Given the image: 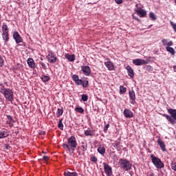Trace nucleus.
Instances as JSON below:
<instances>
[{
    "instance_id": "nucleus-1",
    "label": "nucleus",
    "mask_w": 176,
    "mask_h": 176,
    "mask_svg": "<svg viewBox=\"0 0 176 176\" xmlns=\"http://www.w3.org/2000/svg\"><path fill=\"white\" fill-rule=\"evenodd\" d=\"M77 146L78 142L76 141V138H75V136H71L67 140V144L64 143L63 144V148L67 149L69 153H74Z\"/></svg>"
},
{
    "instance_id": "nucleus-2",
    "label": "nucleus",
    "mask_w": 176,
    "mask_h": 176,
    "mask_svg": "<svg viewBox=\"0 0 176 176\" xmlns=\"http://www.w3.org/2000/svg\"><path fill=\"white\" fill-rule=\"evenodd\" d=\"M0 93L4 96L6 100L10 101V102H12L13 100H14V95L13 94V91H12V89H10L2 87L1 88H0Z\"/></svg>"
},
{
    "instance_id": "nucleus-3",
    "label": "nucleus",
    "mask_w": 176,
    "mask_h": 176,
    "mask_svg": "<svg viewBox=\"0 0 176 176\" xmlns=\"http://www.w3.org/2000/svg\"><path fill=\"white\" fill-rule=\"evenodd\" d=\"M168 112L170 116L163 114V116L166 118V119L168 120V122H169L170 124L174 126V124H176V109H168Z\"/></svg>"
},
{
    "instance_id": "nucleus-4",
    "label": "nucleus",
    "mask_w": 176,
    "mask_h": 176,
    "mask_svg": "<svg viewBox=\"0 0 176 176\" xmlns=\"http://www.w3.org/2000/svg\"><path fill=\"white\" fill-rule=\"evenodd\" d=\"M150 159H151V162L156 167V168H158V170H162V168H164V163L162 162V160H160L159 157L155 156V155L151 154Z\"/></svg>"
},
{
    "instance_id": "nucleus-5",
    "label": "nucleus",
    "mask_w": 176,
    "mask_h": 176,
    "mask_svg": "<svg viewBox=\"0 0 176 176\" xmlns=\"http://www.w3.org/2000/svg\"><path fill=\"white\" fill-rule=\"evenodd\" d=\"M118 163L120 168L124 170V171H129L133 167V164L127 159L121 158L119 160Z\"/></svg>"
},
{
    "instance_id": "nucleus-6",
    "label": "nucleus",
    "mask_w": 176,
    "mask_h": 176,
    "mask_svg": "<svg viewBox=\"0 0 176 176\" xmlns=\"http://www.w3.org/2000/svg\"><path fill=\"white\" fill-rule=\"evenodd\" d=\"M46 58L50 64H54L57 62V56L53 51H49L48 54L46 56Z\"/></svg>"
},
{
    "instance_id": "nucleus-7",
    "label": "nucleus",
    "mask_w": 176,
    "mask_h": 176,
    "mask_svg": "<svg viewBox=\"0 0 176 176\" xmlns=\"http://www.w3.org/2000/svg\"><path fill=\"white\" fill-rule=\"evenodd\" d=\"M81 71L85 76H90L91 75V69L87 65L81 66Z\"/></svg>"
},
{
    "instance_id": "nucleus-8",
    "label": "nucleus",
    "mask_w": 176,
    "mask_h": 176,
    "mask_svg": "<svg viewBox=\"0 0 176 176\" xmlns=\"http://www.w3.org/2000/svg\"><path fill=\"white\" fill-rule=\"evenodd\" d=\"M12 38L14 39L16 43L17 44L23 43V37L20 36L19 32H14L12 34Z\"/></svg>"
},
{
    "instance_id": "nucleus-9",
    "label": "nucleus",
    "mask_w": 176,
    "mask_h": 176,
    "mask_svg": "<svg viewBox=\"0 0 176 176\" xmlns=\"http://www.w3.org/2000/svg\"><path fill=\"white\" fill-rule=\"evenodd\" d=\"M80 147L78 146L77 148V153H78V156H82L85 155V151H87V144H83Z\"/></svg>"
},
{
    "instance_id": "nucleus-10",
    "label": "nucleus",
    "mask_w": 176,
    "mask_h": 176,
    "mask_svg": "<svg viewBox=\"0 0 176 176\" xmlns=\"http://www.w3.org/2000/svg\"><path fill=\"white\" fill-rule=\"evenodd\" d=\"M104 65L109 69V71H113L115 69V65L109 59H106L104 61Z\"/></svg>"
},
{
    "instance_id": "nucleus-11",
    "label": "nucleus",
    "mask_w": 176,
    "mask_h": 176,
    "mask_svg": "<svg viewBox=\"0 0 176 176\" xmlns=\"http://www.w3.org/2000/svg\"><path fill=\"white\" fill-rule=\"evenodd\" d=\"M133 64H134V65H144L145 64H148V61L144 60V59H141V58H138V59H134L133 60Z\"/></svg>"
},
{
    "instance_id": "nucleus-12",
    "label": "nucleus",
    "mask_w": 176,
    "mask_h": 176,
    "mask_svg": "<svg viewBox=\"0 0 176 176\" xmlns=\"http://www.w3.org/2000/svg\"><path fill=\"white\" fill-rule=\"evenodd\" d=\"M123 115L127 119H131L134 116L133 111L129 109H125L123 112Z\"/></svg>"
},
{
    "instance_id": "nucleus-13",
    "label": "nucleus",
    "mask_w": 176,
    "mask_h": 176,
    "mask_svg": "<svg viewBox=\"0 0 176 176\" xmlns=\"http://www.w3.org/2000/svg\"><path fill=\"white\" fill-rule=\"evenodd\" d=\"M27 63L30 68H32V69H35L36 68V64L32 58H29Z\"/></svg>"
},
{
    "instance_id": "nucleus-14",
    "label": "nucleus",
    "mask_w": 176,
    "mask_h": 176,
    "mask_svg": "<svg viewBox=\"0 0 176 176\" xmlns=\"http://www.w3.org/2000/svg\"><path fill=\"white\" fill-rule=\"evenodd\" d=\"M157 142L160 146V148H161L162 152H166L167 151V148H166V143H164L161 138H158Z\"/></svg>"
},
{
    "instance_id": "nucleus-15",
    "label": "nucleus",
    "mask_w": 176,
    "mask_h": 176,
    "mask_svg": "<svg viewBox=\"0 0 176 176\" xmlns=\"http://www.w3.org/2000/svg\"><path fill=\"white\" fill-rule=\"evenodd\" d=\"M104 172L107 176L112 175V167H111L109 165L107 164H104Z\"/></svg>"
},
{
    "instance_id": "nucleus-16",
    "label": "nucleus",
    "mask_w": 176,
    "mask_h": 176,
    "mask_svg": "<svg viewBox=\"0 0 176 176\" xmlns=\"http://www.w3.org/2000/svg\"><path fill=\"white\" fill-rule=\"evenodd\" d=\"M129 95L130 97V100H131V104L134 105V104H135V92L134 91V90L132 89L129 91Z\"/></svg>"
},
{
    "instance_id": "nucleus-17",
    "label": "nucleus",
    "mask_w": 176,
    "mask_h": 176,
    "mask_svg": "<svg viewBox=\"0 0 176 176\" xmlns=\"http://www.w3.org/2000/svg\"><path fill=\"white\" fill-rule=\"evenodd\" d=\"M139 17L143 18L146 17V10L140 8L135 11Z\"/></svg>"
},
{
    "instance_id": "nucleus-18",
    "label": "nucleus",
    "mask_w": 176,
    "mask_h": 176,
    "mask_svg": "<svg viewBox=\"0 0 176 176\" xmlns=\"http://www.w3.org/2000/svg\"><path fill=\"white\" fill-rule=\"evenodd\" d=\"M126 69L128 72L129 76H130V78H134V70L133 68H131L130 65H127Z\"/></svg>"
},
{
    "instance_id": "nucleus-19",
    "label": "nucleus",
    "mask_w": 176,
    "mask_h": 176,
    "mask_svg": "<svg viewBox=\"0 0 176 176\" xmlns=\"http://www.w3.org/2000/svg\"><path fill=\"white\" fill-rule=\"evenodd\" d=\"M6 137H9V132L8 130L0 131V139L2 140V138H6Z\"/></svg>"
},
{
    "instance_id": "nucleus-20",
    "label": "nucleus",
    "mask_w": 176,
    "mask_h": 176,
    "mask_svg": "<svg viewBox=\"0 0 176 176\" xmlns=\"http://www.w3.org/2000/svg\"><path fill=\"white\" fill-rule=\"evenodd\" d=\"M84 134L86 135V137H93V135H94V131L88 129L87 130L85 131Z\"/></svg>"
},
{
    "instance_id": "nucleus-21",
    "label": "nucleus",
    "mask_w": 176,
    "mask_h": 176,
    "mask_svg": "<svg viewBox=\"0 0 176 176\" xmlns=\"http://www.w3.org/2000/svg\"><path fill=\"white\" fill-rule=\"evenodd\" d=\"M65 58L69 60L70 62L74 61L76 58L75 54H65Z\"/></svg>"
},
{
    "instance_id": "nucleus-22",
    "label": "nucleus",
    "mask_w": 176,
    "mask_h": 176,
    "mask_svg": "<svg viewBox=\"0 0 176 176\" xmlns=\"http://www.w3.org/2000/svg\"><path fill=\"white\" fill-rule=\"evenodd\" d=\"M105 151H106L105 147H104L102 146H99V147L98 148V153H100L102 156H104L105 155Z\"/></svg>"
},
{
    "instance_id": "nucleus-23",
    "label": "nucleus",
    "mask_w": 176,
    "mask_h": 176,
    "mask_svg": "<svg viewBox=\"0 0 176 176\" xmlns=\"http://www.w3.org/2000/svg\"><path fill=\"white\" fill-rule=\"evenodd\" d=\"M166 52H168V53H170V54L172 56H175V50H174V48L171 47H166Z\"/></svg>"
},
{
    "instance_id": "nucleus-24",
    "label": "nucleus",
    "mask_w": 176,
    "mask_h": 176,
    "mask_svg": "<svg viewBox=\"0 0 176 176\" xmlns=\"http://www.w3.org/2000/svg\"><path fill=\"white\" fill-rule=\"evenodd\" d=\"M113 148H116L117 151H119V148H120V140L118 139L114 143H113Z\"/></svg>"
},
{
    "instance_id": "nucleus-25",
    "label": "nucleus",
    "mask_w": 176,
    "mask_h": 176,
    "mask_svg": "<svg viewBox=\"0 0 176 176\" xmlns=\"http://www.w3.org/2000/svg\"><path fill=\"white\" fill-rule=\"evenodd\" d=\"M1 35L5 43H6V42H9V33H2Z\"/></svg>"
},
{
    "instance_id": "nucleus-26",
    "label": "nucleus",
    "mask_w": 176,
    "mask_h": 176,
    "mask_svg": "<svg viewBox=\"0 0 176 176\" xmlns=\"http://www.w3.org/2000/svg\"><path fill=\"white\" fill-rule=\"evenodd\" d=\"M41 79L43 82H44V83H46V82H49V80H50V77L49 76L43 75L41 77Z\"/></svg>"
},
{
    "instance_id": "nucleus-27",
    "label": "nucleus",
    "mask_w": 176,
    "mask_h": 176,
    "mask_svg": "<svg viewBox=\"0 0 176 176\" xmlns=\"http://www.w3.org/2000/svg\"><path fill=\"white\" fill-rule=\"evenodd\" d=\"M64 176H78V174L76 172L71 173L67 170L64 173Z\"/></svg>"
},
{
    "instance_id": "nucleus-28",
    "label": "nucleus",
    "mask_w": 176,
    "mask_h": 176,
    "mask_svg": "<svg viewBox=\"0 0 176 176\" xmlns=\"http://www.w3.org/2000/svg\"><path fill=\"white\" fill-rule=\"evenodd\" d=\"M2 32H3V34L9 33V28L8 27V25H3Z\"/></svg>"
},
{
    "instance_id": "nucleus-29",
    "label": "nucleus",
    "mask_w": 176,
    "mask_h": 176,
    "mask_svg": "<svg viewBox=\"0 0 176 176\" xmlns=\"http://www.w3.org/2000/svg\"><path fill=\"white\" fill-rule=\"evenodd\" d=\"M58 127L60 130H64V124H63V119H60L58 123Z\"/></svg>"
},
{
    "instance_id": "nucleus-30",
    "label": "nucleus",
    "mask_w": 176,
    "mask_h": 176,
    "mask_svg": "<svg viewBox=\"0 0 176 176\" xmlns=\"http://www.w3.org/2000/svg\"><path fill=\"white\" fill-rule=\"evenodd\" d=\"M63 113H64V109H58V110L56 111V116H57V118H60V116H61Z\"/></svg>"
},
{
    "instance_id": "nucleus-31",
    "label": "nucleus",
    "mask_w": 176,
    "mask_h": 176,
    "mask_svg": "<svg viewBox=\"0 0 176 176\" xmlns=\"http://www.w3.org/2000/svg\"><path fill=\"white\" fill-rule=\"evenodd\" d=\"M76 112H78V113H83L85 112V109L80 107H78L75 108Z\"/></svg>"
},
{
    "instance_id": "nucleus-32",
    "label": "nucleus",
    "mask_w": 176,
    "mask_h": 176,
    "mask_svg": "<svg viewBox=\"0 0 176 176\" xmlns=\"http://www.w3.org/2000/svg\"><path fill=\"white\" fill-rule=\"evenodd\" d=\"M90 160L91 162H92V163H97V162L98 161V159L97 158V157H96L95 155H90Z\"/></svg>"
},
{
    "instance_id": "nucleus-33",
    "label": "nucleus",
    "mask_w": 176,
    "mask_h": 176,
    "mask_svg": "<svg viewBox=\"0 0 176 176\" xmlns=\"http://www.w3.org/2000/svg\"><path fill=\"white\" fill-rule=\"evenodd\" d=\"M170 167L173 171H176V162L171 161Z\"/></svg>"
},
{
    "instance_id": "nucleus-34",
    "label": "nucleus",
    "mask_w": 176,
    "mask_h": 176,
    "mask_svg": "<svg viewBox=\"0 0 176 176\" xmlns=\"http://www.w3.org/2000/svg\"><path fill=\"white\" fill-rule=\"evenodd\" d=\"M127 91V89L123 86H120V94H123V93H126V91Z\"/></svg>"
},
{
    "instance_id": "nucleus-35",
    "label": "nucleus",
    "mask_w": 176,
    "mask_h": 176,
    "mask_svg": "<svg viewBox=\"0 0 176 176\" xmlns=\"http://www.w3.org/2000/svg\"><path fill=\"white\" fill-rule=\"evenodd\" d=\"M81 100L84 102L87 101L89 100V96L87 94H82L81 97Z\"/></svg>"
},
{
    "instance_id": "nucleus-36",
    "label": "nucleus",
    "mask_w": 176,
    "mask_h": 176,
    "mask_svg": "<svg viewBox=\"0 0 176 176\" xmlns=\"http://www.w3.org/2000/svg\"><path fill=\"white\" fill-rule=\"evenodd\" d=\"M7 118L9 120V124H12V123H14V120H13V118L11 116L8 115L7 116Z\"/></svg>"
},
{
    "instance_id": "nucleus-37",
    "label": "nucleus",
    "mask_w": 176,
    "mask_h": 176,
    "mask_svg": "<svg viewBox=\"0 0 176 176\" xmlns=\"http://www.w3.org/2000/svg\"><path fill=\"white\" fill-rule=\"evenodd\" d=\"M149 17H150V19H153V21L156 20V15H155V13H153V12L149 13Z\"/></svg>"
},
{
    "instance_id": "nucleus-38",
    "label": "nucleus",
    "mask_w": 176,
    "mask_h": 176,
    "mask_svg": "<svg viewBox=\"0 0 176 176\" xmlns=\"http://www.w3.org/2000/svg\"><path fill=\"white\" fill-rule=\"evenodd\" d=\"M79 79V76L76 75V74H74L72 76V80H74V82H76L77 80H78Z\"/></svg>"
},
{
    "instance_id": "nucleus-39",
    "label": "nucleus",
    "mask_w": 176,
    "mask_h": 176,
    "mask_svg": "<svg viewBox=\"0 0 176 176\" xmlns=\"http://www.w3.org/2000/svg\"><path fill=\"white\" fill-rule=\"evenodd\" d=\"M39 64L41 65L43 69H47V66L46 65V63L43 62H40Z\"/></svg>"
},
{
    "instance_id": "nucleus-40",
    "label": "nucleus",
    "mask_w": 176,
    "mask_h": 176,
    "mask_svg": "<svg viewBox=\"0 0 176 176\" xmlns=\"http://www.w3.org/2000/svg\"><path fill=\"white\" fill-rule=\"evenodd\" d=\"M82 87L84 88L87 87V86H89V81L88 80L82 81Z\"/></svg>"
},
{
    "instance_id": "nucleus-41",
    "label": "nucleus",
    "mask_w": 176,
    "mask_h": 176,
    "mask_svg": "<svg viewBox=\"0 0 176 176\" xmlns=\"http://www.w3.org/2000/svg\"><path fill=\"white\" fill-rule=\"evenodd\" d=\"M77 86H80L83 83V80L78 79L74 82Z\"/></svg>"
},
{
    "instance_id": "nucleus-42",
    "label": "nucleus",
    "mask_w": 176,
    "mask_h": 176,
    "mask_svg": "<svg viewBox=\"0 0 176 176\" xmlns=\"http://www.w3.org/2000/svg\"><path fill=\"white\" fill-rule=\"evenodd\" d=\"M170 25H172L175 32H176V23H174V22L170 21Z\"/></svg>"
},
{
    "instance_id": "nucleus-43",
    "label": "nucleus",
    "mask_w": 176,
    "mask_h": 176,
    "mask_svg": "<svg viewBox=\"0 0 176 176\" xmlns=\"http://www.w3.org/2000/svg\"><path fill=\"white\" fill-rule=\"evenodd\" d=\"M108 129H109V124H107L104 126L103 131L107 133L108 131Z\"/></svg>"
},
{
    "instance_id": "nucleus-44",
    "label": "nucleus",
    "mask_w": 176,
    "mask_h": 176,
    "mask_svg": "<svg viewBox=\"0 0 176 176\" xmlns=\"http://www.w3.org/2000/svg\"><path fill=\"white\" fill-rule=\"evenodd\" d=\"M3 58L1 57V56L0 55V67H3Z\"/></svg>"
},
{
    "instance_id": "nucleus-45",
    "label": "nucleus",
    "mask_w": 176,
    "mask_h": 176,
    "mask_svg": "<svg viewBox=\"0 0 176 176\" xmlns=\"http://www.w3.org/2000/svg\"><path fill=\"white\" fill-rule=\"evenodd\" d=\"M21 68H23V65L21 64H18L17 66H16V71H20V69H21Z\"/></svg>"
},
{
    "instance_id": "nucleus-46",
    "label": "nucleus",
    "mask_w": 176,
    "mask_h": 176,
    "mask_svg": "<svg viewBox=\"0 0 176 176\" xmlns=\"http://www.w3.org/2000/svg\"><path fill=\"white\" fill-rule=\"evenodd\" d=\"M162 43L163 45V46H166L167 45V39H166V38L162 39Z\"/></svg>"
},
{
    "instance_id": "nucleus-47",
    "label": "nucleus",
    "mask_w": 176,
    "mask_h": 176,
    "mask_svg": "<svg viewBox=\"0 0 176 176\" xmlns=\"http://www.w3.org/2000/svg\"><path fill=\"white\" fill-rule=\"evenodd\" d=\"M50 159L49 156L43 155V160L44 162H47V160Z\"/></svg>"
},
{
    "instance_id": "nucleus-48",
    "label": "nucleus",
    "mask_w": 176,
    "mask_h": 176,
    "mask_svg": "<svg viewBox=\"0 0 176 176\" xmlns=\"http://www.w3.org/2000/svg\"><path fill=\"white\" fill-rule=\"evenodd\" d=\"M115 2L118 3V5H120L123 3V0H115Z\"/></svg>"
},
{
    "instance_id": "nucleus-49",
    "label": "nucleus",
    "mask_w": 176,
    "mask_h": 176,
    "mask_svg": "<svg viewBox=\"0 0 176 176\" xmlns=\"http://www.w3.org/2000/svg\"><path fill=\"white\" fill-rule=\"evenodd\" d=\"M173 41H170L168 43H167V46L170 47V46H173Z\"/></svg>"
},
{
    "instance_id": "nucleus-50",
    "label": "nucleus",
    "mask_w": 176,
    "mask_h": 176,
    "mask_svg": "<svg viewBox=\"0 0 176 176\" xmlns=\"http://www.w3.org/2000/svg\"><path fill=\"white\" fill-rule=\"evenodd\" d=\"M39 135H46V132L43 131H41L39 132Z\"/></svg>"
},
{
    "instance_id": "nucleus-51",
    "label": "nucleus",
    "mask_w": 176,
    "mask_h": 176,
    "mask_svg": "<svg viewBox=\"0 0 176 176\" xmlns=\"http://www.w3.org/2000/svg\"><path fill=\"white\" fill-rule=\"evenodd\" d=\"M132 17H133V19H135V20H136V21H140V19H138V17L134 16V14L132 15Z\"/></svg>"
},
{
    "instance_id": "nucleus-52",
    "label": "nucleus",
    "mask_w": 176,
    "mask_h": 176,
    "mask_svg": "<svg viewBox=\"0 0 176 176\" xmlns=\"http://www.w3.org/2000/svg\"><path fill=\"white\" fill-rule=\"evenodd\" d=\"M5 148H6V149H9V150H10V146H9V144H5Z\"/></svg>"
},
{
    "instance_id": "nucleus-53",
    "label": "nucleus",
    "mask_w": 176,
    "mask_h": 176,
    "mask_svg": "<svg viewBox=\"0 0 176 176\" xmlns=\"http://www.w3.org/2000/svg\"><path fill=\"white\" fill-rule=\"evenodd\" d=\"M173 70H174V72H176V66H173Z\"/></svg>"
},
{
    "instance_id": "nucleus-54",
    "label": "nucleus",
    "mask_w": 176,
    "mask_h": 176,
    "mask_svg": "<svg viewBox=\"0 0 176 176\" xmlns=\"http://www.w3.org/2000/svg\"><path fill=\"white\" fill-rule=\"evenodd\" d=\"M148 176H155V174H153V173H152Z\"/></svg>"
},
{
    "instance_id": "nucleus-55",
    "label": "nucleus",
    "mask_w": 176,
    "mask_h": 176,
    "mask_svg": "<svg viewBox=\"0 0 176 176\" xmlns=\"http://www.w3.org/2000/svg\"><path fill=\"white\" fill-rule=\"evenodd\" d=\"M148 69H152V67L148 66Z\"/></svg>"
},
{
    "instance_id": "nucleus-56",
    "label": "nucleus",
    "mask_w": 176,
    "mask_h": 176,
    "mask_svg": "<svg viewBox=\"0 0 176 176\" xmlns=\"http://www.w3.org/2000/svg\"><path fill=\"white\" fill-rule=\"evenodd\" d=\"M1 14H0V27H1Z\"/></svg>"
},
{
    "instance_id": "nucleus-57",
    "label": "nucleus",
    "mask_w": 176,
    "mask_h": 176,
    "mask_svg": "<svg viewBox=\"0 0 176 176\" xmlns=\"http://www.w3.org/2000/svg\"><path fill=\"white\" fill-rule=\"evenodd\" d=\"M41 60H43L42 58H41Z\"/></svg>"
}]
</instances>
